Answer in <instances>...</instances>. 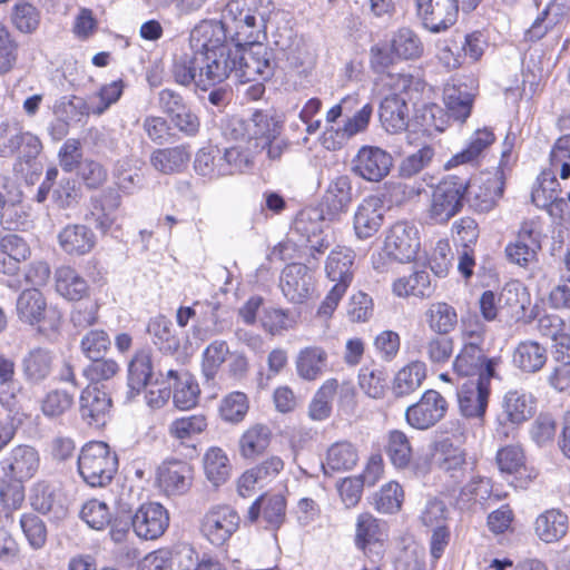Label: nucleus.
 <instances>
[{"mask_svg": "<svg viewBox=\"0 0 570 570\" xmlns=\"http://www.w3.org/2000/svg\"><path fill=\"white\" fill-rule=\"evenodd\" d=\"M220 36V29L208 22L191 31L190 41L200 49L196 52V61L199 63L198 87L203 89L224 81L230 75L236 77L235 46L223 43Z\"/></svg>", "mask_w": 570, "mask_h": 570, "instance_id": "f257e3e1", "label": "nucleus"}, {"mask_svg": "<svg viewBox=\"0 0 570 570\" xmlns=\"http://www.w3.org/2000/svg\"><path fill=\"white\" fill-rule=\"evenodd\" d=\"M268 13L262 10V0H229L223 12L220 26L235 42H258L266 38Z\"/></svg>", "mask_w": 570, "mask_h": 570, "instance_id": "f03ea898", "label": "nucleus"}, {"mask_svg": "<svg viewBox=\"0 0 570 570\" xmlns=\"http://www.w3.org/2000/svg\"><path fill=\"white\" fill-rule=\"evenodd\" d=\"M471 179L458 174L444 175L431 189L424 218L426 224L445 226L460 214L468 200Z\"/></svg>", "mask_w": 570, "mask_h": 570, "instance_id": "7ed1b4c3", "label": "nucleus"}, {"mask_svg": "<svg viewBox=\"0 0 570 570\" xmlns=\"http://www.w3.org/2000/svg\"><path fill=\"white\" fill-rule=\"evenodd\" d=\"M559 173L561 179L570 178V135H563L554 142L549 158V168L543 169L532 189V203L542 209L552 210V207L564 203L561 195V185L556 177Z\"/></svg>", "mask_w": 570, "mask_h": 570, "instance_id": "20e7f679", "label": "nucleus"}, {"mask_svg": "<svg viewBox=\"0 0 570 570\" xmlns=\"http://www.w3.org/2000/svg\"><path fill=\"white\" fill-rule=\"evenodd\" d=\"M18 318L45 335L58 334L62 323L63 314L57 305L48 304L45 294L37 288L22 291L17 299Z\"/></svg>", "mask_w": 570, "mask_h": 570, "instance_id": "39448f33", "label": "nucleus"}, {"mask_svg": "<svg viewBox=\"0 0 570 570\" xmlns=\"http://www.w3.org/2000/svg\"><path fill=\"white\" fill-rule=\"evenodd\" d=\"M118 470L117 454L104 441H89L78 455V472L90 488H105Z\"/></svg>", "mask_w": 570, "mask_h": 570, "instance_id": "423d86ee", "label": "nucleus"}, {"mask_svg": "<svg viewBox=\"0 0 570 570\" xmlns=\"http://www.w3.org/2000/svg\"><path fill=\"white\" fill-rule=\"evenodd\" d=\"M341 411L354 410L357 391L350 380L326 379L315 391L307 407V415L314 422L328 420L333 413V402Z\"/></svg>", "mask_w": 570, "mask_h": 570, "instance_id": "0eeeda50", "label": "nucleus"}, {"mask_svg": "<svg viewBox=\"0 0 570 570\" xmlns=\"http://www.w3.org/2000/svg\"><path fill=\"white\" fill-rule=\"evenodd\" d=\"M249 124L248 142L254 153H266L269 160H278L289 144L282 137L283 120L271 114L269 109H256Z\"/></svg>", "mask_w": 570, "mask_h": 570, "instance_id": "6e6552de", "label": "nucleus"}, {"mask_svg": "<svg viewBox=\"0 0 570 570\" xmlns=\"http://www.w3.org/2000/svg\"><path fill=\"white\" fill-rule=\"evenodd\" d=\"M512 147L508 146L501 153L494 171H482L469 190L468 198L476 213H489L494 209L503 197L505 188V170L510 169Z\"/></svg>", "mask_w": 570, "mask_h": 570, "instance_id": "1a4fd4ad", "label": "nucleus"}, {"mask_svg": "<svg viewBox=\"0 0 570 570\" xmlns=\"http://www.w3.org/2000/svg\"><path fill=\"white\" fill-rule=\"evenodd\" d=\"M494 462L500 474L511 478L510 485L517 490L529 489L540 476V470L529 462L527 452L520 442L499 446Z\"/></svg>", "mask_w": 570, "mask_h": 570, "instance_id": "9d476101", "label": "nucleus"}, {"mask_svg": "<svg viewBox=\"0 0 570 570\" xmlns=\"http://www.w3.org/2000/svg\"><path fill=\"white\" fill-rule=\"evenodd\" d=\"M353 542L367 559L381 562L389 542V524L370 511H362L355 518Z\"/></svg>", "mask_w": 570, "mask_h": 570, "instance_id": "9b49d317", "label": "nucleus"}, {"mask_svg": "<svg viewBox=\"0 0 570 570\" xmlns=\"http://www.w3.org/2000/svg\"><path fill=\"white\" fill-rule=\"evenodd\" d=\"M236 78L240 82L255 81L257 78L268 79L273 75V52L258 42L235 43Z\"/></svg>", "mask_w": 570, "mask_h": 570, "instance_id": "f8f14e48", "label": "nucleus"}, {"mask_svg": "<svg viewBox=\"0 0 570 570\" xmlns=\"http://www.w3.org/2000/svg\"><path fill=\"white\" fill-rule=\"evenodd\" d=\"M240 517L238 512L226 503L210 507L199 520L200 535L213 547L225 546L238 530Z\"/></svg>", "mask_w": 570, "mask_h": 570, "instance_id": "ddd939ff", "label": "nucleus"}, {"mask_svg": "<svg viewBox=\"0 0 570 570\" xmlns=\"http://www.w3.org/2000/svg\"><path fill=\"white\" fill-rule=\"evenodd\" d=\"M420 81L404 73H384L375 82V96L380 107H406L416 105L420 97Z\"/></svg>", "mask_w": 570, "mask_h": 570, "instance_id": "4468645a", "label": "nucleus"}, {"mask_svg": "<svg viewBox=\"0 0 570 570\" xmlns=\"http://www.w3.org/2000/svg\"><path fill=\"white\" fill-rule=\"evenodd\" d=\"M501 363V356H488L484 347L468 344L453 355L451 370L458 379L499 377L497 370Z\"/></svg>", "mask_w": 570, "mask_h": 570, "instance_id": "2eb2a0df", "label": "nucleus"}, {"mask_svg": "<svg viewBox=\"0 0 570 570\" xmlns=\"http://www.w3.org/2000/svg\"><path fill=\"white\" fill-rule=\"evenodd\" d=\"M194 478L195 469L190 463L180 459L169 458L157 466L155 487L164 497H181L191 489Z\"/></svg>", "mask_w": 570, "mask_h": 570, "instance_id": "dca6fc26", "label": "nucleus"}, {"mask_svg": "<svg viewBox=\"0 0 570 570\" xmlns=\"http://www.w3.org/2000/svg\"><path fill=\"white\" fill-rule=\"evenodd\" d=\"M542 226L539 219H525L521 223L514 242L505 246V255L510 263L528 267L538 261L542 249Z\"/></svg>", "mask_w": 570, "mask_h": 570, "instance_id": "f3484780", "label": "nucleus"}, {"mask_svg": "<svg viewBox=\"0 0 570 570\" xmlns=\"http://www.w3.org/2000/svg\"><path fill=\"white\" fill-rule=\"evenodd\" d=\"M448 409L446 399L439 391L429 389L415 403L406 407L404 419L412 429L424 431L440 422Z\"/></svg>", "mask_w": 570, "mask_h": 570, "instance_id": "a211bd4d", "label": "nucleus"}, {"mask_svg": "<svg viewBox=\"0 0 570 570\" xmlns=\"http://www.w3.org/2000/svg\"><path fill=\"white\" fill-rule=\"evenodd\" d=\"M169 512L159 502H144L131 515L134 533L141 540L154 541L164 535L169 527Z\"/></svg>", "mask_w": 570, "mask_h": 570, "instance_id": "6ab92c4d", "label": "nucleus"}, {"mask_svg": "<svg viewBox=\"0 0 570 570\" xmlns=\"http://www.w3.org/2000/svg\"><path fill=\"white\" fill-rule=\"evenodd\" d=\"M493 377H481L468 380L458 390V407L465 419L483 422L491 395V380Z\"/></svg>", "mask_w": 570, "mask_h": 570, "instance_id": "aec40b11", "label": "nucleus"}, {"mask_svg": "<svg viewBox=\"0 0 570 570\" xmlns=\"http://www.w3.org/2000/svg\"><path fill=\"white\" fill-rule=\"evenodd\" d=\"M383 244L396 258V263L401 264L415 261L421 248L417 228L406 220L394 223L387 229Z\"/></svg>", "mask_w": 570, "mask_h": 570, "instance_id": "412c9836", "label": "nucleus"}, {"mask_svg": "<svg viewBox=\"0 0 570 570\" xmlns=\"http://www.w3.org/2000/svg\"><path fill=\"white\" fill-rule=\"evenodd\" d=\"M431 459L440 472L455 481H462L468 474V452L450 438L434 442Z\"/></svg>", "mask_w": 570, "mask_h": 570, "instance_id": "4be33fe9", "label": "nucleus"}, {"mask_svg": "<svg viewBox=\"0 0 570 570\" xmlns=\"http://www.w3.org/2000/svg\"><path fill=\"white\" fill-rule=\"evenodd\" d=\"M385 220L384 199L368 195L357 205L353 216V230L357 239L366 240L379 234Z\"/></svg>", "mask_w": 570, "mask_h": 570, "instance_id": "5701e85b", "label": "nucleus"}, {"mask_svg": "<svg viewBox=\"0 0 570 570\" xmlns=\"http://www.w3.org/2000/svg\"><path fill=\"white\" fill-rule=\"evenodd\" d=\"M495 141L497 135L492 127L484 126L475 129L464 147L446 160L444 168L450 170L463 165L480 166Z\"/></svg>", "mask_w": 570, "mask_h": 570, "instance_id": "b1692460", "label": "nucleus"}, {"mask_svg": "<svg viewBox=\"0 0 570 570\" xmlns=\"http://www.w3.org/2000/svg\"><path fill=\"white\" fill-rule=\"evenodd\" d=\"M112 407L110 395L96 385H87L79 396L80 419L90 428H104L109 417Z\"/></svg>", "mask_w": 570, "mask_h": 570, "instance_id": "393cba45", "label": "nucleus"}, {"mask_svg": "<svg viewBox=\"0 0 570 570\" xmlns=\"http://www.w3.org/2000/svg\"><path fill=\"white\" fill-rule=\"evenodd\" d=\"M209 429V417L204 412L177 416L168 424L167 433L177 446L198 453L194 440L206 434Z\"/></svg>", "mask_w": 570, "mask_h": 570, "instance_id": "a878e982", "label": "nucleus"}, {"mask_svg": "<svg viewBox=\"0 0 570 570\" xmlns=\"http://www.w3.org/2000/svg\"><path fill=\"white\" fill-rule=\"evenodd\" d=\"M286 498L281 493H263L254 500L247 511V520L252 523L259 518L267 530L277 531L286 520Z\"/></svg>", "mask_w": 570, "mask_h": 570, "instance_id": "bb28decb", "label": "nucleus"}, {"mask_svg": "<svg viewBox=\"0 0 570 570\" xmlns=\"http://www.w3.org/2000/svg\"><path fill=\"white\" fill-rule=\"evenodd\" d=\"M392 166V156L375 146L361 147L353 160L354 173L365 180L375 183L385 178Z\"/></svg>", "mask_w": 570, "mask_h": 570, "instance_id": "cd10ccee", "label": "nucleus"}, {"mask_svg": "<svg viewBox=\"0 0 570 570\" xmlns=\"http://www.w3.org/2000/svg\"><path fill=\"white\" fill-rule=\"evenodd\" d=\"M417 14L431 32H441L458 18V0H416Z\"/></svg>", "mask_w": 570, "mask_h": 570, "instance_id": "c85d7f7f", "label": "nucleus"}, {"mask_svg": "<svg viewBox=\"0 0 570 570\" xmlns=\"http://www.w3.org/2000/svg\"><path fill=\"white\" fill-rule=\"evenodd\" d=\"M273 440L274 433L269 424L264 422L250 423L238 438V454L244 461H256L268 452Z\"/></svg>", "mask_w": 570, "mask_h": 570, "instance_id": "c756f323", "label": "nucleus"}, {"mask_svg": "<svg viewBox=\"0 0 570 570\" xmlns=\"http://www.w3.org/2000/svg\"><path fill=\"white\" fill-rule=\"evenodd\" d=\"M279 286L288 301L301 304L312 295L314 277L306 265L293 263L282 271Z\"/></svg>", "mask_w": 570, "mask_h": 570, "instance_id": "7c9ffc66", "label": "nucleus"}, {"mask_svg": "<svg viewBox=\"0 0 570 570\" xmlns=\"http://www.w3.org/2000/svg\"><path fill=\"white\" fill-rule=\"evenodd\" d=\"M40 458L38 452L29 445H17L1 460L2 474L10 475L22 481H29L38 472Z\"/></svg>", "mask_w": 570, "mask_h": 570, "instance_id": "2f4dec72", "label": "nucleus"}, {"mask_svg": "<svg viewBox=\"0 0 570 570\" xmlns=\"http://www.w3.org/2000/svg\"><path fill=\"white\" fill-rule=\"evenodd\" d=\"M352 184L347 176L342 175L334 178L330 184L320 203L322 217L328 220H336L346 213L352 203Z\"/></svg>", "mask_w": 570, "mask_h": 570, "instance_id": "473e14b6", "label": "nucleus"}, {"mask_svg": "<svg viewBox=\"0 0 570 570\" xmlns=\"http://www.w3.org/2000/svg\"><path fill=\"white\" fill-rule=\"evenodd\" d=\"M166 380L171 384L173 404L177 410L190 411L198 405L202 392L193 374L169 370Z\"/></svg>", "mask_w": 570, "mask_h": 570, "instance_id": "72a5a7b5", "label": "nucleus"}, {"mask_svg": "<svg viewBox=\"0 0 570 570\" xmlns=\"http://www.w3.org/2000/svg\"><path fill=\"white\" fill-rule=\"evenodd\" d=\"M96 243L95 233L83 224H68L58 234V244L61 250L72 257L89 254Z\"/></svg>", "mask_w": 570, "mask_h": 570, "instance_id": "f704fd0d", "label": "nucleus"}, {"mask_svg": "<svg viewBox=\"0 0 570 570\" xmlns=\"http://www.w3.org/2000/svg\"><path fill=\"white\" fill-rule=\"evenodd\" d=\"M53 279L56 293L68 302H80L90 295L87 279L70 265L57 267Z\"/></svg>", "mask_w": 570, "mask_h": 570, "instance_id": "c9c22d12", "label": "nucleus"}, {"mask_svg": "<svg viewBox=\"0 0 570 570\" xmlns=\"http://www.w3.org/2000/svg\"><path fill=\"white\" fill-rule=\"evenodd\" d=\"M568 531L569 517L559 508L542 511L533 521V532L544 543L559 542Z\"/></svg>", "mask_w": 570, "mask_h": 570, "instance_id": "e433bc0d", "label": "nucleus"}, {"mask_svg": "<svg viewBox=\"0 0 570 570\" xmlns=\"http://www.w3.org/2000/svg\"><path fill=\"white\" fill-rule=\"evenodd\" d=\"M384 453L396 470H407L414 462V448L410 436L400 429H392L384 435Z\"/></svg>", "mask_w": 570, "mask_h": 570, "instance_id": "4c0bfd02", "label": "nucleus"}, {"mask_svg": "<svg viewBox=\"0 0 570 570\" xmlns=\"http://www.w3.org/2000/svg\"><path fill=\"white\" fill-rule=\"evenodd\" d=\"M354 261L355 253L351 247L337 245L327 256L326 277L334 284L348 288L354 278Z\"/></svg>", "mask_w": 570, "mask_h": 570, "instance_id": "58836bf2", "label": "nucleus"}, {"mask_svg": "<svg viewBox=\"0 0 570 570\" xmlns=\"http://www.w3.org/2000/svg\"><path fill=\"white\" fill-rule=\"evenodd\" d=\"M56 356L52 351L45 347L30 350L21 362L24 380L31 384L45 382L55 370Z\"/></svg>", "mask_w": 570, "mask_h": 570, "instance_id": "ea45409f", "label": "nucleus"}, {"mask_svg": "<svg viewBox=\"0 0 570 570\" xmlns=\"http://www.w3.org/2000/svg\"><path fill=\"white\" fill-rule=\"evenodd\" d=\"M434 288L431 275L425 268L415 269L407 275L400 276L392 283V293L400 298H429L432 296Z\"/></svg>", "mask_w": 570, "mask_h": 570, "instance_id": "a19ab883", "label": "nucleus"}, {"mask_svg": "<svg viewBox=\"0 0 570 570\" xmlns=\"http://www.w3.org/2000/svg\"><path fill=\"white\" fill-rule=\"evenodd\" d=\"M41 141L29 132H13L8 128H0V156L19 158H35L41 150Z\"/></svg>", "mask_w": 570, "mask_h": 570, "instance_id": "79ce46f5", "label": "nucleus"}, {"mask_svg": "<svg viewBox=\"0 0 570 570\" xmlns=\"http://www.w3.org/2000/svg\"><path fill=\"white\" fill-rule=\"evenodd\" d=\"M358 462L360 451L357 445L348 440H340L327 448L322 466L325 473H340L353 470Z\"/></svg>", "mask_w": 570, "mask_h": 570, "instance_id": "37998d69", "label": "nucleus"}, {"mask_svg": "<svg viewBox=\"0 0 570 570\" xmlns=\"http://www.w3.org/2000/svg\"><path fill=\"white\" fill-rule=\"evenodd\" d=\"M191 159L188 144L155 149L150 155V165L159 173L173 175L184 171Z\"/></svg>", "mask_w": 570, "mask_h": 570, "instance_id": "c03bdc74", "label": "nucleus"}, {"mask_svg": "<svg viewBox=\"0 0 570 570\" xmlns=\"http://www.w3.org/2000/svg\"><path fill=\"white\" fill-rule=\"evenodd\" d=\"M30 256L28 243L17 234H7L0 238V273L17 275L20 263Z\"/></svg>", "mask_w": 570, "mask_h": 570, "instance_id": "a18cd8bd", "label": "nucleus"}, {"mask_svg": "<svg viewBox=\"0 0 570 570\" xmlns=\"http://www.w3.org/2000/svg\"><path fill=\"white\" fill-rule=\"evenodd\" d=\"M327 363V351L323 346L309 345L298 351L295 358V368L299 379L314 382L323 375Z\"/></svg>", "mask_w": 570, "mask_h": 570, "instance_id": "49530a36", "label": "nucleus"}, {"mask_svg": "<svg viewBox=\"0 0 570 570\" xmlns=\"http://www.w3.org/2000/svg\"><path fill=\"white\" fill-rule=\"evenodd\" d=\"M512 362L523 373H537L548 362V350L534 340L521 341L513 351Z\"/></svg>", "mask_w": 570, "mask_h": 570, "instance_id": "de8ad7c7", "label": "nucleus"}, {"mask_svg": "<svg viewBox=\"0 0 570 570\" xmlns=\"http://www.w3.org/2000/svg\"><path fill=\"white\" fill-rule=\"evenodd\" d=\"M121 198L116 191L102 193L91 199V209L88 218L102 234L111 229L117 220L116 213L120 207Z\"/></svg>", "mask_w": 570, "mask_h": 570, "instance_id": "09e8293b", "label": "nucleus"}, {"mask_svg": "<svg viewBox=\"0 0 570 570\" xmlns=\"http://www.w3.org/2000/svg\"><path fill=\"white\" fill-rule=\"evenodd\" d=\"M31 223L30 206L23 200L21 191L14 190L0 214V226L4 230L22 232Z\"/></svg>", "mask_w": 570, "mask_h": 570, "instance_id": "8fccbe9b", "label": "nucleus"}, {"mask_svg": "<svg viewBox=\"0 0 570 570\" xmlns=\"http://www.w3.org/2000/svg\"><path fill=\"white\" fill-rule=\"evenodd\" d=\"M206 479L215 487L226 483L232 475V463L226 451L217 445L209 446L202 459Z\"/></svg>", "mask_w": 570, "mask_h": 570, "instance_id": "3c124183", "label": "nucleus"}, {"mask_svg": "<svg viewBox=\"0 0 570 570\" xmlns=\"http://www.w3.org/2000/svg\"><path fill=\"white\" fill-rule=\"evenodd\" d=\"M426 376V364L420 360L411 361L395 373L392 390L396 396H407L421 387Z\"/></svg>", "mask_w": 570, "mask_h": 570, "instance_id": "603ef678", "label": "nucleus"}, {"mask_svg": "<svg viewBox=\"0 0 570 570\" xmlns=\"http://www.w3.org/2000/svg\"><path fill=\"white\" fill-rule=\"evenodd\" d=\"M424 320L434 334L449 335L458 325V313L451 304L438 301L429 304Z\"/></svg>", "mask_w": 570, "mask_h": 570, "instance_id": "864d4df0", "label": "nucleus"}, {"mask_svg": "<svg viewBox=\"0 0 570 570\" xmlns=\"http://www.w3.org/2000/svg\"><path fill=\"white\" fill-rule=\"evenodd\" d=\"M154 364L150 348L136 350L128 364V385L131 390L140 392L153 380Z\"/></svg>", "mask_w": 570, "mask_h": 570, "instance_id": "5fc2aeb1", "label": "nucleus"}, {"mask_svg": "<svg viewBox=\"0 0 570 570\" xmlns=\"http://www.w3.org/2000/svg\"><path fill=\"white\" fill-rule=\"evenodd\" d=\"M249 409L248 395L242 391H232L222 397L217 412L223 422L236 425L246 419Z\"/></svg>", "mask_w": 570, "mask_h": 570, "instance_id": "6e6d98bb", "label": "nucleus"}, {"mask_svg": "<svg viewBox=\"0 0 570 570\" xmlns=\"http://www.w3.org/2000/svg\"><path fill=\"white\" fill-rule=\"evenodd\" d=\"M147 331L151 336L153 343L164 353L173 354L180 347V340L171 328L170 321L158 315L150 320Z\"/></svg>", "mask_w": 570, "mask_h": 570, "instance_id": "4d7b16f0", "label": "nucleus"}, {"mask_svg": "<svg viewBox=\"0 0 570 570\" xmlns=\"http://www.w3.org/2000/svg\"><path fill=\"white\" fill-rule=\"evenodd\" d=\"M419 112L413 109H380V120L387 132H420Z\"/></svg>", "mask_w": 570, "mask_h": 570, "instance_id": "13d9d810", "label": "nucleus"}, {"mask_svg": "<svg viewBox=\"0 0 570 570\" xmlns=\"http://www.w3.org/2000/svg\"><path fill=\"white\" fill-rule=\"evenodd\" d=\"M421 352L432 366H444L453 358L454 340L449 335L434 334L423 343Z\"/></svg>", "mask_w": 570, "mask_h": 570, "instance_id": "bf43d9fd", "label": "nucleus"}, {"mask_svg": "<svg viewBox=\"0 0 570 570\" xmlns=\"http://www.w3.org/2000/svg\"><path fill=\"white\" fill-rule=\"evenodd\" d=\"M405 493L397 481H389L374 494L372 505L382 514L397 513L403 505Z\"/></svg>", "mask_w": 570, "mask_h": 570, "instance_id": "052dcab7", "label": "nucleus"}, {"mask_svg": "<svg viewBox=\"0 0 570 570\" xmlns=\"http://www.w3.org/2000/svg\"><path fill=\"white\" fill-rule=\"evenodd\" d=\"M362 392L372 399H383L387 391V373L384 368L362 366L357 374Z\"/></svg>", "mask_w": 570, "mask_h": 570, "instance_id": "680f3d73", "label": "nucleus"}, {"mask_svg": "<svg viewBox=\"0 0 570 570\" xmlns=\"http://www.w3.org/2000/svg\"><path fill=\"white\" fill-rule=\"evenodd\" d=\"M73 405V393L63 389L50 390L40 400V410L48 419L61 417L69 412Z\"/></svg>", "mask_w": 570, "mask_h": 570, "instance_id": "e2e57ef3", "label": "nucleus"}, {"mask_svg": "<svg viewBox=\"0 0 570 570\" xmlns=\"http://www.w3.org/2000/svg\"><path fill=\"white\" fill-rule=\"evenodd\" d=\"M503 415L512 425L525 422L531 415L530 399L525 393L509 391L503 399Z\"/></svg>", "mask_w": 570, "mask_h": 570, "instance_id": "0e129e2a", "label": "nucleus"}, {"mask_svg": "<svg viewBox=\"0 0 570 570\" xmlns=\"http://www.w3.org/2000/svg\"><path fill=\"white\" fill-rule=\"evenodd\" d=\"M80 518L91 529L100 531L110 525L112 513L106 502L90 499L82 504Z\"/></svg>", "mask_w": 570, "mask_h": 570, "instance_id": "69168bd1", "label": "nucleus"}, {"mask_svg": "<svg viewBox=\"0 0 570 570\" xmlns=\"http://www.w3.org/2000/svg\"><path fill=\"white\" fill-rule=\"evenodd\" d=\"M229 354V347L225 341L212 342L203 352L202 371L204 376L207 380H214Z\"/></svg>", "mask_w": 570, "mask_h": 570, "instance_id": "338daca9", "label": "nucleus"}, {"mask_svg": "<svg viewBox=\"0 0 570 570\" xmlns=\"http://www.w3.org/2000/svg\"><path fill=\"white\" fill-rule=\"evenodd\" d=\"M83 367L82 375L89 382L88 385L99 386V383L114 379L120 366L114 358L96 357Z\"/></svg>", "mask_w": 570, "mask_h": 570, "instance_id": "774afa93", "label": "nucleus"}]
</instances>
